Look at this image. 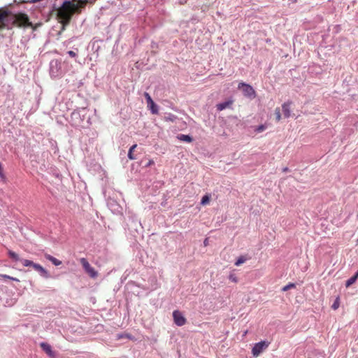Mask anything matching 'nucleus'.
<instances>
[{
  "label": "nucleus",
  "instance_id": "nucleus-1",
  "mask_svg": "<svg viewBox=\"0 0 358 358\" xmlns=\"http://www.w3.org/2000/svg\"><path fill=\"white\" fill-rule=\"evenodd\" d=\"M88 110L85 107L74 110L71 114V122L73 127H86L91 124Z\"/></svg>",
  "mask_w": 358,
  "mask_h": 358
},
{
  "label": "nucleus",
  "instance_id": "nucleus-18",
  "mask_svg": "<svg viewBox=\"0 0 358 358\" xmlns=\"http://www.w3.org/2000/svg\"><path fill=\"white\" fill-rule=\"evenodd\" d=\"M66 54L69 57L74 58L75 61L77 62V57L78 54V49L77 48H73V50L67 51Z\"/></svg>",
  "mask_w": 358,
  "mask_h": 358
},
{
  "label": "nucleus",
  "instance_id": "nucleus-29",
  "mask_svg": "<svg viewBox=\"0 0 358 358\" xmlns=\"http://www.w3.org/2000/svg\"><path fill=\"white\" fill-rule=\"evenodd\" d=\"M275 118L277 121H280L281 119V114L279 108H276L275 110Z\"/></svg>",
  "mask_w": 358,
  "mask_h": 358
},
{
  "label": "nucleus",
  "instance_id": "nucleus-38",
  "mask_svg": "<svg viewBox=\"0 0 358 358\" xmlns=\"http://www.w3.org/2000/svg\"><path fill=\"white\" fill-rule=\"evenodd\" d=\"M152 163V161H150V162L148 163L147 166L150 165Z\"/></svg>",
  "mask_w": 358,
  "mask_h": 358
},
{
  "label": "nucleus",
  "instance_id": "nucleus-20",
  "mask_svg": "<svg viewBox=\"0 0 358 358\" xmlns=\"http://www.w3.org/2000/svg\"><path fill=\"white\" fill-rule=\"evenodd\" d=\"M150 110L152 114H157L159 110V106L154 102H151L148 104Z\"/></svg>",
  "mask_w": 358,
  "mask_h": 358
},
{
  "label": "nucleus",
  "instance_id": "nucleus-31",
  "mask_svg": "<svg viewBox=\"0 0 358 358\" xmlns=\"http://www.w3.org/2000/svg\"><path fill=\"white\" fill-rule=\"evenodd\" d=\"M339 306V303H338V300L336 299L334 303L332 304V306L331 308L334 309V310H336Z\"/></svg>",
  "mask_w": 358,
  "mask_h": 358
},
{
  "label": "nucleus",
  "instance_id": "nucleus-17",
  "mask_svg": "<svg viewBox=\"0 0 358 358\" xmlns=\"http://www.w3.org/2000/svg\"><path fill=\"white\" fill-rule=\"evenodd\" d=\"M231 104V101H226L219 103L218 104H217V110H220V111L223 110Z\"/></svg>",
  "mask_w": 358,
  "mask_h": 358
},
{
  "label": "nucleus",
  "instance_id": "nucleus-23",
  "mask_svg": "<svg viewBox=\"0 0 358 358\" xmlns=\"http://www.w3.org/2000/svg\"><path fill=\"white\" fill-rule=\"evenodd\" d=\"M209 201H210V196L208 195H204L201 198L200 203L203 206V205H206V204L208 203Z\"/></svg>",
  "mask_w": 358,
  "mask_h": 358
},
{
  "label": "nucleus",
  "instance_id": "nucleus-36",
  "mask_svg": "<svg viewBox=\"0 0 358 358\" xmlns=\"http://www.w3.org/2000/svg\"><path fill=\"white\" fill-rule=\"evenodd\" d=\"M203 244H204V245H207V244H208V238H206V239L204 240V241H203Z\"/></svg>",
  "mask_w": 358,
  "mask_h": 358
},
{
  "label": "nucleus",
  "instance_id": "nucleus-7",
  "mask_svg": "<svg viewBox=\"0 0 358 358\" xmlns=\"http://www.w3.org/2000/svg\"><path fill=\"white\" fill-rule=\"evenodd\" d=\"M80 262L82 264L85 271L92 278H95L97 277L98 273L95 271V269L91 266L90 263L88 262L87 259L86 258H81L80 259Z\"/></svg>",
  "mask_w": 358,
  "mask_h": 358
},
{
  "label": "nucleus",
  "instance_id": "nucleus-11",
  "mask_svg": "<svg viewBox=\"0 0 358 358\" xmlns=\"http://www.w3.org/2000/svg\"><path fill=\"white\" fill-rule=\"evenodd\" d=\"M292 102L290 101L285 102L282 105V110L285 118H289L291 116V105Z\"/></svg>",
  "mask_w": 358,
  "mask_h": 358
},
{
  "label": "nucleus",
  "instance_id": "nucleus-25",
  "mask_svg": "<svg viewBox=\"0 0 358 358\" xmlns=\"http://www.w3.org/2000/svg\"><path fill=\"white\" fill-rule=\"evenodd\" d=\"M245 260H246V259L244 257L241 256L236 259V261L235 262V265L238 266L241 265L242 264H243L245 262Z\"/></svg>",
  "mask_w": 358,
  "mask_h": 358
},
{
  "label": "nucleus",
  "instance_id": "nucleus-26",
  "mask_svg": "<svg viewBox=\"0 0 358 358\" xmlns=\"http://www.w3.org/2000/svg\"><path fill=\"white\" fill-rule=\"evenodd\" d=\"M295 287H296V285L294 283L290 282V283L287 284V285L284 286L282 288V290L283 292H285V291H287L288 289H289L290 288H294Z\"/></svg>",
  "mask_w": 358,
  "mask_h": 358
},
{
  "label": "nucleus",
  "instance_id": "nucleus-30",
  "mask_svg": "<svg viewBox=\"0 0 358 358\" xmlns=\"http://www.w3.org/2000/svg\"><path fill=\"white\" fill-rule=\"evenodd\" d=\"M145 96L147 99L148 104H150L151 102L153 101L152 98L150 97V96L149 95V94L148 92H145Z\"/></svg>",
  "mask_w": 358,
  "mask_h": 358
},
{
  "label": "nucleus",
  "instance_id": "nucleus-8",
  "mask_svg": "<svg viewBox=\"0 0 358 358\" xmlns=\"http://www.w3.org/2000/svg\"><path fill=\"white\" fill-rule=\"evenodd\" d=\"M238 88L242 90L244 96L252 99L255 97L256 93L254 88L249 84L241 83L238 85Z\"/></svg>",
  "mask_w": 358,
  "mask_h": 358
},
{
  "label": "nucleus",
  "instance_id": "nucleus-39",
  "mask_svg": "<svg viewBox=\"0 0 358 358\" xmlns=\"http://www.w3.org/2000/svg\"><path fill=\"white\" fill-rule=\"evenodd\" d=\"M292 2H296V0H292Z\"/></svg>",
  "mask_w": 358,
  "mask_h": 358
},
{
  "label": "nucleus",
  "instance_id": "nucleus-6",
  "mask_svg": "<svg viewBox=\"0 0 358 358\" xmlns=\"http://www.w3.org/2000/svg\"><path fill=\"white\" fill-rule=\"evenodd\" d=\"M270 343L267 341H261L255 344L252 349V353L254 357L259 356L265 349H266Z\"/></svg>",
  "mask_w": 358,
  "mask_h": 358
},
{
  "label": "nucleus",
  "instance_id": "nucleus-40",
  "mask_svg": "<svg viewBox=\"0 0 358 358\" xmlns=\"http://www.w3.org/2000/svg\"><path fill=\"white\" fill-rule=\"evenodd\" d=\"M357 242H358V239H357Z\"/></svg>",
  "mask_w": 358,
  "mask_h": 358
},
{
  "label": "nucleus",
  "instance_id": "nucleus-16",
  "mask_svg": "<svg viewBox=\"0 0 358 358\" xmlns=\"http://www.w3.org/2000/svg\"><path fill=\"white\" fill-rule=\"evenodd\" d=\"M358 278V271L345 282V287H348L354 284Z\"/></svg>",
  "mask_w": 358,
  "mask_h": 358
},
{
  "label": "nucleus",
  "instance_id": "nucleus-32",
  "mask_svg": "<svg viewBox=\"0 0 358 358\" xmlns=\"http://www.w3.org/2000/svg\"><path fill=\"white\" fill-rule=\"evenodd\" d=\"M229 279L231 281H232V282H237V278H236V277L234 275H233V274L229 275Z\"/></svg>",
  "mask_w": 358,
  "mask_h": 358
},
{
  "label": "nucleus",
  "instance_id": "nucleus-14",
  "mask_svg": "<svg viewBox=\"0 0 358 358\" xmlns=\"http://www.w3.org/2000/svg\"><path fill=\"white\" fill-rule=\"evenodd\" d=\"M177 138L181 141H185L187 143H191L193 141L192 136L187 134H178L177 136Z\"/></svg>",
  "mask_w": 358,
  "mask_h": 358
},
{
  "label": "nucleus",
  "instance_id": "nucleus-10",
  "mask_svg": "<svg viewBox=\"0 0 358 358\" xmlns=\"http://www.w3.org/2000/svg\"><path fill=\"white\" fill-rule=\"evenodd\" d=\"M34 269L36 271L39 273V275L44 278H49L50 277L49 272L39 264L36 263V264L34 265Z\"/></svg>",
  "mask_w": 358,
  "mask_h": 358
},
{
  "label": "nucleus",
  "instance_id": "nucleus-15",
  "mask_svg": "<svg viewBox=\"0 0 358 358\" xmlns=\"http://www.w3.org/2000/svg\"><path fill=\"white\" fill-rule=\"evenodd\" d=\"M8 255L10 258L15 262H22V259H20V256L13 250H8Z\"/></svg>",
  "mask_w": 358,
  "mask_h": 358
},
{
  "label": "nucleus",
  "instance_id": "nucleus-19",
  "mask_svg": "<svg viewBox=\"0 0 358 358\" xmlns=\"http://www.w3.org/2000/svg\"><path fill=\"white\" fill-rule=\"evenodd\" d=\"M178 119V117L173 113H166L164 116V120L167 122H174Z\"/></svg>",
  "mask_w": 358,
  "mask_h": 358
},
{
  "label": "nucleus",
  "instance_id": "nucleus-21",
  "mask_svg": "<svg viewBox=\"0 0 358 358\" xmlns=\"http://www.w3.org/2000/svg\"><path fill=\"white\" fill-rule=\"evenodd\" d=\"M21 262L24 266H31L33 268H34V265L36 264V263H34V262L29 259H22Z\"/></svg>",
  "mask_w": 358,
  "mask_h": 358
},
{
  "label": "nucleus",
  "instance_id": "nucleus-2",
  "mask_svg": "<svg viewBox=\"0 0 358 358\" xmlns=\"http://www.w3.org/2000/svg\"><path fill=\"white\" fill-rule=\"evenodd\" d=\"M26 20H27V17L24 13L14 14L8 10H4L0 13V23L7 26L8 29L10 28V24L20 26Z\"/></svg>",
  "mask_w": 358,
  "mask_h": 358
},
{
  "label": "nucleus",
  "instance_id": "nucleus-28",
  "mask_svg": "<svg viewBox=\"0 0 358 358\" xmlns=\"http://www.w3.org/2000/svg\"><path fill=\"white\" fill-rule=\"evenodd\" d=\"M50 143L52 148L54 150V153H57L59 151V148L57 147L56 141H51Z\"/></svg>",
  "mask_w": 358,
  "mask_h": 358
},
{
  "label": "nucleus",
  "instance_id": "nucleus-3",
  "mask_svg": "<svg viewBox=\"0 0 358 358\" xmlns=\"http://www.w3.org/2000/svg\"><path fill=\"white\" fill-rule=\"evenodd\" d=\"M68 62L62 59H52L49 64V73L52 78H62L67 71Z\"/></svg>",
  "mask_w": 358,
  "mask_h": 358
},
{
  "label": "nucleus",
  "instance_id": "nucleus-35",
  "mask_svg": "<svg viewBox=\"0 0 358 358\" xmlns=\"http://www.w3.org/2000/svg\"><path fill=\"white\" fill-rule=\"evenodd\" d=\"M10 280H13V281L19 282V280L16 278L11 277Z\"/></svg>",
  "mask_w": 358,
  "mask_h": 358
},
{
  "label": "nucleus",
  "instance_id": "nucleus-22",
  "mask_svg": "<svg viewBox=\"0 0 358 358\" xmlns=\"http://www.w3.org/2000/svg\"><path fill=\"white\" fill-rule=\"evenodd\" d=\"M137 145H133L129 150V152H128V157L130 159H135V157L133 155V151L136 148Z\"/></svg>",
  "mask_w": 358,
  "mask_h": 358
},
{
  "label": "nucleus",
  "instance_id": "nucleus-4",
  "mask_svg": "<svg viewBox=\"0 0 358 358\" xmlns=\"http://www.w3.org/2000/svg\"><path fill=\"white\" fill-rule=\"evenodd\" d=\"M127 227L129 232L134 236H135V234H140L143 228L141 221L135 215H129Z\"/></svg>",
  "mask_w": 358,
  "mask_h": 358
},
{
  "label": "nucleus",
  "instance_id": "nucleus-9",
  "mask_svg": "<svg viewBox=\"0 0 358 358\" xmlns=\"http://www.w3.org/2000/svg\"><path fill=\"white\" fill-rule=\"evenodd\" d=\"M173 317L174 323L178 327H182L186 323L185 317L182 313L178 310L173 312Z\"/></svg>",
  "mask_w": 358,
  "mask_h": 358
},
{
  "label": "nucleus",
  "instance_id": "nucleus-33",
  "mask_svg": "<svg viewBox=\"0 0 358 358\" xmlns=\"http://www.w3.org/2000/svg\"><path fill=\"white\" fill-rule=\"evenodd\" d=\"M0 177L1 178H4V174H3V170H2V166H1V163L0 162Z\"/></svg>",
  "mask_w": 358,
  "mask_h": 358
},
{
  "label": "nucleus",
  "instance_id": "nucleus-13",
  "mask_svg": "<svg viewBox=\"0 0 358 358\" xmlns=\"http://www.w3.org/2000/svg\"><path fill=\"white\" fill-rule=\"evenodd\" d=\"M44 257L47 260L51 262L52 264L56 266H60L62 264V261L49 254H45Z\"/></svg>",
  "mask_w": 358,
  "mask_h": 358
},
{
  "label": "nucleus",
  "instance_id": "nucleus-24",
  "mask_svg": "<svg viewBox=\"0 0 358 358\" xmlns=\"http://www.w3.org/2000/svg\"><path fill=\"white\" fill-rule=\"evenodd\" d=\"M92 50H94V52L96 53V57L99 56L98 51L100 48V46L99 45L97 42H93L92 45Z\"/></svg>",
  "mask_w": 358,
  "mask_h": 358
},
{
  "label": "nucleus",
  "instance_id": "nucleus-34",
  "mask_svg": "<svg viewBox=\"0 0 358 358\" xmlns=\"http://www.w3.org/2000/svg\"><path fill=\"white\" fill-rule=\"evenodd\" d=\"M0 276L2 278H4V279H9V280H10V278H11V276H10L8 275H6V274H1Z\"/></svg>",
  "mask_w": 358,
  "mask_h": 358
},
{
  "label": "nucleus",
  "instance_id": "nucleus-27",
  "mask_svg": "<svg viewBox=\"0 0 358 358\" xmlns=\"http://www.w3.org/2000/svg\"><path fill=\"white\" fill-rule=\"evenodd\" d=\"M266 129V125H264V124H260V125L257 126V127L255 128V131L256 132H257V133H260V132H262V131H264Z\"/></svg>",
  "mask_w": 358,
  "mask_h": 358
},
{
  "label": "nucleus",
  "instance_id": "nucleus-37",
  "mask_svg": "<svg viewBox=\"0 0 358 358\" xmlns=\"http://www.w3.org/2000/svg\"><path fill=\"white\" fill-rule=\"evenodd\" d=\"M282 171H283L284 172H286V171H288V168H287V167H285V168H283Z\"/></svg>",
  "mask_w": 358,
  "mask_h": 358
},
{
  "label": "nucleus",
  "instance_id": "nucleus-12",
  "mask_svg": "<svg viewBox=\"0 0 358 358\" xmlns=\"http://www.w3.org/2000/svg\"><path fill=\"white\" fill-rule=\"evenodd\" d=\"M40 345L43 350L45 351L48 355L50 357L54 356V352L52 350V347L48 343L42 342Z\"/></svg>",
  "mask_w": 358,
  "mask_h": 358
},
{
  "label": "nucleus",
  "instance_id": "nucleus-5",
  "mask_svg": "<svg viewBox=\"0 0 358 358\" xmlns=\"http://www.w3.org/2000/svg\"><path fill=\"white\" fill-rule=\"evenodd\" d=\"M107 206L109 210L115 215H121L123 212L122 206L113 198H108L106 200Z\"/></svg>",
  "mask_w": 358,
  "mask_h": 358
}]
</instances>
